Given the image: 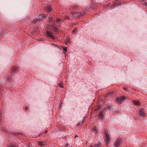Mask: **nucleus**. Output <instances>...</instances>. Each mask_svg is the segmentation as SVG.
Instances as JSON below:
<instances>
[{"instance_id": "25", "label": "nucleus", "mask_w": 147, "mask_h": 147, "mask_svg": "<svg viewBox=\"0 0 147 147\" xmlns=\"http://www.w3.org/2000/svg\"><path fill=\"white\" fill-rule=\"evenodd\" d=\"M63 49H64V51H67V47L63 48Z\"/></svg>"}, {"instance_id": "27", "label": "nucleus", "mask_w": 147, "mask_h": 147, "mask_svg": "<svg viewBox=\"0 0 147 147\" xmlns=\"http://www.w3.org/2000/svg\"><path fill=\"white\" fill-rule=\"evenodd\" d=\"M1 112H0V120H1Z\"/></svg>"}, {"instance_id": "9", "label": "nucleus", "mask_w": 147, "mask_h": 147, "mask_svg": "<svg viewBox=\"0 0 147 147\" xmlns=\"http://www.w3.org/2000/svg\"><path fill=\"white\" fill-rule=\"evenodd\" d=\"M19 69H20V67H19ZM17 70H19V69L18 68V67H14L12 69L11 71V75H13V72H14V73H16Z\"/></svg>"}, {"instance_id": "24", "label": "nucleus", "mask_w": 147, "mask_h": 147, "mask_svg": "<svg viewBox=\"0 0 147 147\" xmlns=\"http://www.w3.org/2000/svg\"><path fill=\"white\" fill-rule=\"evenodd\" d=\"M69 42V40L67 39V40L65 42V43L66 45H67Z\"/></svg>"}, {"instance_id": "7", "label": "nucleus", "mask_w": 147, "mask_h": 147, "mask_svg": "<svg viewBox=\"0 0 147 147\" xmlns=\"http://www.w3.org/2000/svg\"><path fill=\"white\" fill-rule=\"evenodd\" d=\"M125 97L124 96H121L119 97H117L116 98V101L117 102H121L123 100L126 99Z\"/></svg>"}, {"instance_id": "33", "label": "nucleus", "mask_w": 147, "mask_h": 147, "mask_svg": "<svg viewBox=\"0 0 147 147\" xmlns=\"http://www.w3.org/2000/svg\"><path fill=\"white\" fill-rule=\"evenodd\" d=\"M71 147H72V146H71Z\"/></svg>"}, {"instance_id": "16", "label": "nucleus", "mask_w": 147, "mask_h": 147, "mask_svg": "<svg viewBox=\"0 0 147 147\" xmlns=\"http://www.w3.org/2000/svg\"><path fill=\"white\" fill-rule=\"evenodd\" d=\"M93 131L92 132L95 134H96L98 132V130L96 127H94L92 128Z\"/></svg>"}, {"instance_id": "28", "label": "nucleus", "mask_w": 147, "mask_h": 147, "mask_svg": "<svg viewBox=\"0 0 147 147\" xmlns=\"http://www.w3.org/2000/svg\"><path fill=\"white\" fill-rule=\"evenodd\" d=\"M53 17H49V18H48V19H52Z\"/></svg>"}, {"instance_id": "31", "label": "nucleus", "mask_w": 147, "mask_h": 147, "mask_svg": "<svg viewBox=\"0 0 147 147\" xmlns=\"http://www.w3.org/2000/svg\"><path fill=\"white\" fill-rule=\"evenodd\" d=\"M67 19H69V17H67Z\"/></svg>"}, {"instance_id": "12", "label": "nucleus", "mask_w": 147, "mask_h": 147, "mask_svg": "<svg viewBox=\"0 0 147 147\" xmlns=\"http://www.w3.org/2000/svg\"><path fill=\"white\" fill-rule=\"evenodd\" d=\"M6 78L7 79V82L8 83H10L11 78V76H9V75L7 74L6 76Z\"/></svg>"}, {"instance_id": "26", "label": "nucleus", "mask_w": 147, "mask_h": 147, "mask_svg": "<svg viewBox=\"0 0 147 147\" xmlns=\"http://www.w3.org/2000/svg\"><path fill=\"white\" fill-rule=\"evenodd\" d=\"M123 88L125 91H127V88H126V87H123Z\"/></svg>"}, {"instance_id": "3", "label": "nucleus", "mask_w": 147, "mask_h": 147, "mask_svg": "<svg viewBox=\"0 0 147 147\" xmlns=\"http://www.w3.org/2000/svg\"><path fill=\"white\" fill-rule=\"evenodd\" d=\"M122 140L121 138H117L114 143L113 145L115 147H117L122 143Z\"/></svg>"}, {"instance_id": "17", "label": "nucleus", "mask_w": 147, "mask_h": 147, "mask_svg": "<svg viewBox=\"0 0 147 147\" xmlns=\"http://www.w3.org/2000/svg\"><path fill=\"white\" fill-rule=\"evenodd\" d=\"M134 104L135 105H139L140 104V102L138 100H136L134 102Z\"/></svg>"}, {"instance_id": "1", "label": "nucleus", "mask_w": 147, "mask_h": 147, "mask_svg": "<svg viewBox=\"0 0 147 147\" xmlns=\"http://www.w3.org/2000/svg\"><path fill=\"white\" fill-rule=\"evenodd\" d=\"M110 108L111 106H108L104 108V109H102V111L100 112L99 114V117L101 119H102V118H103L104 117L106 109H110Z\"/></svg>"}, {"instance_id": "20", "label": "nucleus", "mask_w": 147, "mask_h": 147, "mask_svg": "<svg viewBox=\"0 0 147 147\" xmlns=\"http://www.w3.org/2000/svg\"><path fill=\"white\" fill-rule=\"evenodd\" d=\"M8 147H18L17 144H15L13 145H11Z\"/></svg>"}, {"instance_id": "32", "label": "nucleus", "mask_w": 147, "mask_h": 147, "mask_svg": "<svg viewBox=\"0 0 147 147\" xmlns=\"http://www.w3.org/2000/svg\"><path fill=\"white\" fill-rule=\"evenodd\" d=\"M47 131H46L45 132V133H47Z\"/></svg>"}, {"instance_id": "13", "label": "nucleus", "mask_w": 147, "mask_h": 147, "mask_svg": "<svg viewBox=\"0 0 147 147\" xmlns=\"http://www.w3.org/2000/svg\"><path fill=\"white\" fill-rule=\"evenodd\" d=\"M47 144L46 142L40 141L38 142V144L41 146H43V145H46Z\"/></svg>"}, {"instance_id": "8", "label": "nucleus", "mask_w": 147, "mask_h": 147, "mask_svg": "<svg viewBox=\"0 0 147 147\" xmlns=\"http://www.w3.org/2000/svg\"><path fill=\"white\" fill-rule=\"evenodd\" d=\"M46 33L48 36H49L51 38V39L53 40L55 39V38L54 36L53 35L52 33L50 32L49 31H46Z\"/></svg>"}, {"instance_id": "19", "label": "nucleus", "mask_w": 147, "mask_h": 147, "mask_svg": "<svg viewBox=\"0 0 147 147\" xmlns=\"http://www.w3.org/2000/svg\"><path fill=\"white\" fill-rule=\"evenodd\" d=\"M56 21L58 22H63V20L61 18H57L56 20Z\"/></svg>"}, {"instance_id": "22", "label": "nucleus", "mask_w": 147, "mask_h": 147, "mask_svg": "<svg viewBox=\"0 0 147 147\" xmlns=\"http://www.w3.org/2000/svg\"><path fill=\"white\" fill-rule=\"evenodd\" d=\"M77 31V28H75L72 31V34H75V32Z\"/></svg>"}, {"instance_id": "5", "label": "nucleus", "mask_w": 147, "mask_h": 147, "mask_svg": "<svg viewBox=\"0 0 147 147\" xmlns=\"http://www.w3.org/2000/svg\"><path fill=\"white\" fill-rule=\"evenodd\" d=\"M105 140L106 142V144H108L110 140L109 135L107 131L106 130L105 131Z\"/></svg>"}, {"instance_id": "23", "label": "nucleus", "mask_w": 147, "mask_h": 147, "mask_svg": "<svg viewBox=\"0 0 147 147\" xmlns=\"http://www.w3.org/2000/svg\"><path fill=\"white\" fill-rule=\"evenodd\" d=\"M59 86H60V87H63V84L62 83H61V82L59 84Z\"/></svg>"}, {"instance_id": "6", "label": "nucleus", "mask_w": 147, "mask_h": 147, "mask_svg": "<svg viewBox=\"0 0 147 147\" xmlns=\"http://www.w3.org/2000/svg\"><path fill=\"white\" fill-rule=\"evenodd\" d=\"M45 17V16L44 14H41L38 16L35 19L34 21L35 22H39V21H41Z\"/></svg>"}, {"instance_id": "14", "label": "nucleus", "mask_w": 147, "mask_h": 147, "mask_svg": "<svg viewBox=\"0 0 147 147\" xmlns=\"http://www.w3.org/2000/svg\"><path fill=\"white\" fill-rule=\"evenodd\" d=\"M100 143L98 142V143L95 144L94 145H90V147H99L100 146Z\"/></svg>"}, {"instance_id": "18", "label": "nucleus", "mask_w": 147, "mask_h": 147, "mask_svg": "<svg viewBox=\"0 0 147 147\" xmlns=\"http://www.w3.org/2000/svg\"><path fill=\"white\" fill-rule=\"evenodd\" d=\"M141 1L142 4H144L145 5L147 6V2L146 0H141Z\"/></svg>"}, {"instance_id": "2", "label": "nucleus", "mask_w": 147, "mask_h": 147, "mask_svg": "<svg viewBox=\"0 0 147 147\" xmlns=\"http://www.w3.org/2000/svg\"><path fill=\"white\" fill-rule=\"evenodd\" d=\"M71 14L73 16L74 18H80L83 16L85 14V11H83L82 13L80 12H74L71 13Z\"/></svg>"}, {"instance_id": "4", "label": "nucleus", "mask_w": 147, "mask_h": 147, "mask_svg": "<svg viewBox=\"0 0 147 147\" xmlns=\"http://www.w3.org/2000/svg\"><path fill=\"white\" fill-rule=\"evenodd\" d=\"M50 28L52 30H53L55 32L58 31V27L57 26L55 25V24L53 23L50 26Z\"/></svg>"}, {"instance_id": "11", "label": "nucleus", "mask_w": 147, "mask_h": 147, "mask_svg": "<svg viewBox=\"0 0 147 147\" xmlns=\"http://www.w3.org/2000/svg\"><path fill=\"white\" fill-rule=\"evenodd\" d=\"M140 114L142 116H144L145 112L144 108H141L139 110Z\"/></svg>"}, {"instance_id": "30", "label": "nucleus", "mask_w": 147, "mask_h": 147, "mask_svg": "<svg viewBox=\"0 0 147 147\" xmlns=\"http://www.w3.org/2000/svg\"><path fill=\"white\" fill-rule=\"evenodd\" d=\"M29 107H26V109H29Z\"/></svg>"}, {"instance_id": "15", "label": "nucleus", "mask_w": 147, "mask_h": 147, "mask_svg": "<svg viewBox=\"0 0 147 147\" xmlns=\"http://www.w3.org/2000/svg\"><path fill=\"white\" fill-rule=\"evenodd\" d=\"M121 2H120L119 0H118L117 1H116L114 3V7H117V5H119V4H120Z\"/></svg>"}, {"instance_id": "21", "label": "nucleus", "mask_w": 147, "mask_h": 147, "mask_svg": "<svg viewBox=\"0 0 147 147\" xmlns=\"http://www.w3.org/2000/svg\"><path fill=\"white\" fill-rule=\"evenodd\" d=\"M1 129L2 131H3L4 132H6V133H9V132L8 130H7V129L5 128H2Z\"/></svg>"}, {"instance_id": "10", "label": "nucleus", "mask_w": 147, "mask_h": 147, "mask_svg": "<svg viewBox=\"0 0 147 147\" xmlns=\"http://www.w3.org/2000/svg\"><path fill=\"white\" fill-rule=\"evenodd\" d=\"M53 7V5L48 6L46 7L45 9L47 12H51V11H52Z\"/></svg>"}, {"instance_id": "29", "label": "nucleus", "mask_w": 147, "mask_h": 147, "mask_svg": "<svg viewBox=\"0 0 147 147\" xmlns=\"http://www.w3.org/2000/svg\"><path fill=\"white\" fill-rule=\"evenodd\" d=\"M78 137V135H76V136H75V138H76Z\"/></svg>"}]
</instances>
